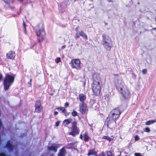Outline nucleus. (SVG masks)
Returning a JSON list of instances; mask_svg holds the SVG:
<instances>
[{
	"mask_svg": "<svg viewBox=\"0 0 156 156\" xmlns=\"http://www.w3.org/2000/svg\"><path fill=\"white\" fill-rule=\"evenodd\" d=\"M115 83L117 90L126 100L129 99L130 94L129 91L121 77L118 74L115 75Z\"/></svg>",
	"mask_w": 156,
	"mask_h": 156,
	"instance_id": "1",
	"label": "nucleus"
},
{
	"mask_svg": "<svg viewBox=\"0 0 156 156\" xmlns=\"http://www.w3.org/2000/svg\"><path fill=\"white\" fill-rule=\"evenodd\" d=\"M93 83L92 86V90L94 95H98L101 91L100 85L101 79L99 75L94 74L93 76Z\"/></svg>",
	"mask_w": 156,
	"mask_h": 156,
	"instance_id": "2",
	"label": "nucleus"
},
{
	"mask_svg": "<svg viewBox=\"0 0 156 156\" xmlns=\"http://www.w3.org/2000/svg\"><path fill=\"white\" fill-rule=\"evenodd\" d=\"M121 112L118 108L112 110L109 114V120L108 122V126L112 123L115 124V121L119 116Z\"/></svg>",
	"mask_w": 156,
	"mask_h": 156,
	"instance_id": "3",
	"label": "nucleus"
},
{
	"mask_svg": "<svg viewBox=\"0 0 156 156\" xmlns=\"http://www.w3.org/2000/svg\"><path fill=\"white\" fill-rule=\"evenodd\" d=\"M35 29L38 40L40 42L43 40L45 35L43 26L41 23L39 24L35 27Z\"/></svg>",
	"mask_w": 156,
	"mask_h": 156,
	"instance_id": "4",
	"label": "nucleus"
},
{
	"mask_svg": "<svg viewBox=\"0 0 156 156\" xmlns=\"http://www.w3.org/2000/svg\"><path fill=\"white\" fill-rule=\"evenodd\" d=\"M14 80V77L9 74L6 75L3 80L4 89L5 91L9 89L10 86L13 83Z\"/></svg>",
	"mask_w": 156,
	"mask_h": 156,
	"instance_id": "5",
	"label": "nucleus"
},
{
	"mask_svg": "<svg viewBox=\"0 0 156 156\" xmlns=\"http://www.w3.org/2000/svg\"><path fill=\"white\" fill-rule=\"evenodd\" d=\"M102 43L104 48L108 51H110L112 47V43L110 38L107 35L103 34Z\"/></svg>",
	"mask_w": 156,
	"mask_h": 156,
	"instance_id": "6",
	"label": "nucleus"
},
{
	"mask_svg": "<svg viewBox=\"0 0 156 156\" xmlns=\"http://www.w3.org/2000/svg\"><path fill=\"white\" fill-rule=\"evenodd\" d=\"M77 122L76 121H74L72 123V131L69 133V135H71L73 136H75L76 135L78 134L79 132V130L76 126Z\"/></svg>",
	"mask_w": 156,
	"mask_h": 156,
	"instance_id": "7",
	"label": "nucleus"
},
{
	"mask_svg": "<svg viewBox=\"0 0 156 156\" xmlns=\"http://www.w3.org/2000/svg\"><path fill=\"white\" fill-rule=\"evenodd\" d=\"M79 110L82 114H86L88 111L87 105L85 103H81L79 104Z\"/></svg>",
	"mask_w": 156,
	"mask_h": 156,
	"instance_id": "8",
	"label": "nucleus"
},
{
	"mask_svg": "<svg viewBox=\"0 0 156 156\" xmlns=\"http://www.w3.org/2000/svg\"><path fill=\"white\" fill-rule=\"evenodd\" d=\"M71 63V65L73 68H76L77 69H79L80 68V62L79 59L72 60Z\"/></svg>",
	"mask_w": 156,
	"mask_h": 156,
	"instance_id": "9",
	"label": "nucleus"
},
{
	"mask_svg": "<svg viewBox=\"0 0 156 156\" xmlns=\"http://www.w3.org/2000/svg\"><path fill=\"white\" fill-rule=\"evenodd\" d=\"M80 138L85 142L88 141L90 139V137L88 136L87 132H85L83 134H81L80 135Z\"/></svg>",
	"mask_w": 156,
	"mask_h": 156,
	"instance_id": "10",
	"label": "nucleus"
},
{
	"mask_svg": "<svg viewBox=\"0 0 156 156\" xmlns=\"http://www.w3.org/2000/svg\"><path fill=\"white\" fill-rule=\"evenodd\" d=\"M35 111L36 112H39L42 109L40 100L36 101L35 104Z\"/></svg>",
	"mask_w": 156,
	"mask_h": 156,
	"instance_id": "11",
	"label": "nucleus"
},
{
	"mask_svg": "<svg viewBox=\"0 0 156 156\" xmlns=\"http://www.w3.org/2000/svg\"><path fill=\"white\" fill-rule=\"evenodd\" d=\"M6 56L7 58L9 59H13L15 57V53L14 51H10L7 53Z\"/></svg>",
	"mask_w": 156,
	"mask_h": 156,
	"instance_id": "12",
	"label": "nucleus"
},
{
	"mask_svg": "<svg viewBox=\"0 0 156 156\" xmlns=\"http://www.w3.org/2000/svg\"><path fill=\"white\" fill-rule=\"evenodd\" d=\"M77 145V142L69 143L66 145L65 146V148L68 149L75 148L76 147Z\"/></svg>",
	"mask_w": 156,
	"mask_h": 156,
	"instance_id": "13",
	"label": "nucleus"
},
{
	"mask_svg": "<svg viewBox=\"0 0 156 156\" xmlns=\"http://www.w3.org/2000/svg\"><path fill=\"white\" fill-rule=\"evenodd\" d=\"M5 147L8 149L9 151L11 152L13 150L14 146L11 144L10 141L9 140L7 142Z\"/></svg>",
	"mask_w": 156,
	"mask_h": 156,
	"instance_id": "14",
	"label": "nucleus"
},
{
	"mask_svg": "<svg viewBox=\"0 0 156 156\" xmlns=\"http://www.w3.org/2000/svg\"><path fill=\"white\" fill-rule=\"evenodd\" d=\"M58 147V145L55 144L48 147V151H53L55 152H56L57 151V148Z\"/></svg>",
	"mask_w": 156,
	"mask_h": 156,
	"instance_id": "15",
	"label": "nucleus"
},
{
	"mask_svg": "<svg viewBox=\"0 0 156 156\" xmlns=\"http://www.w3.org/2000/svg\"><path fill=\"white\" fill-rule=\"evenodd\" d=\"M86 98L85 95L82 93L80 94L79 95V99L81 103H84V101Z\"/></svg>",
	"mask_w": 156,
	"mask_h": 156,
	"instance_id": "16",
	"label": "nucleus"
},
{
	"mask_svg": "<svg viewBox=\"0 0 156 156\" xmlns=\"http://www.w3.org/2000/svg\"><path fill=\"white\" fill-rule=\"evenodd\" d=\"M66 153V150L64 147H63L59 151V152L58 154V156H65Z\"/></svg>",
	"mask_w": 156,
	"mask_h": 156,
	"instance_id": "17",
	"label": "nucleus"
},
{
	"mask_svg": "<svg viewBox=\"0 0 156 156\" xmlns=\"http://www.w3.org/2000/svg\"><path fill=\"white\" fill-rule=\"evenodd\" d=\"M97 153L94 150L92 149L90 150L89 151L88 153L87 154V156H89L91 155H93L96 156Z\"/></svg>",
	"mask_w": 156,
	"mask_h": 156,
	"instance_id": "18",
	"label": "nucleus"
},
{
	"mask_svg": "<svg viewBox=\"0 0 156 156\" xmlns=\"http://www.w3.org/2000/svg\"><path fill=\"white\" fill-rule=\"evenodd\" d=\"M155 122H156V119L154 120H150L147 121L145 122V125H149Z\"/></svg>",
	"mask_w": 156,
	"mask_h": 156,
	"instance_id": "19",
	"label": "nucleus"
},
{
	"mask_svg": "<svg viewBox=\"0 0 156 156\" xmlns=\"http://www.w3.org/2000/svg\"><path fill=\"white\" fill-rule=\"evenodd\" d=\"M4 2L7 4L9 5L10 4L13 3L14 2V0H2Z\"/></svg>",
	"mask_w": 156,
	"mask_h": 156,
	"instance_id": "20",
	"label": "nucleus"
},
{
	"mask_svg": "<svg viewBox=\"0 0 156 156\" xmlns=\"http://www.w3.org/2000/svg\"><path fill=\"white\" fill-rule=\"evenodd\" d=\"M79 34L80 36H82L83 38L87 39V37L85 34L82 31L79 32Z\"/></svg>",
	"mask_w": 156,
	"mask_h": 156,
	"instance_id": "21",
	"label": "nucleus"
},
{
	"mask_svg": "<svg viewBox=\"0 0 156 156\" xmlns=\"http://www.w3.org/2000/svg\"><path fill=\"white\" fill-rule=\"evenodd\" d=\"M56 109L58 110H59L61 111V113L64 114L65 111H66V109L63 107H59L56 108Z\"/></svg>",
	"mask_w": 156,
	"mask_h": 156,
	"instance_id": "22",
	"label": "nucleus"
},
{
	"mask_svg": "<svg viewBox=\"0 0 156 156\" xmlns=\"http://www.w3.org/2000/svg\"><path fill=\"white\" fill-rule=\"evenodd\" d=\"M72 121L71 119H65L64 121L63 122L64 123H66V125H68Z\"/></svg>",
	"mask_w": 156,
	"mask_h": 156,
	"instance_id": "23",
	"label": "nucleus"
},
{
	"mask_svg": "<svg viewBox=\"0 0 156 156\" xmlns=\"http://www.w3.org/2000/svg\"><path fill=\"white\" fill-rule=\"evenodd\" d=\"M102 139H105L106 140H108L109 141H110L112 140V139H111L110 137L108 136H103Z\"/></svg>",
	"mask_w": 156,
	"mask_h": 156,
	"instance_id": "24",
	"label": "nucleus"
},
{
	"mask_svg": "<svg viewBox=\"0 0 156 156\" xmlns=\"http://www.w3.org/2000/svg\"><path fill=\"white\" fill-rule=\"evenodd\" d=\"M72 115L73 116L75 117L77 115L78 113L75 110H73L71 113Z\"/></svg>",
	"mask_w": 156,
	"mask_h": 156,
	"instance_id": "25",
	"label": "nucleus"
},
{
	"mask_svg": "<svg viewBox=\"0 0 156 156\" xmlns=\"http://www.w3.org/2000/svg\"><path fill=\"white\" fill-rule=\"evenodd\" d=\"M107 156H113L112 153L111 151H108L107 152Z\"/></svg>",
	"mask_w": 156,
	"mask_h": 156,
	"instance_id": "26",
	"label": "nucleus"
},
{
	"mask_svg": "<svg viewBox=\"0 0 156 156\" xmlns=\"http://www.w3.org/2000/svg\"><path fill=\"white\" fill-rule=\"evenodd\" d=\"M121 151H118L115 152V154L116 156H120L121 155Z\"/></svg>",
	"mask_w": 156,
	"mask_h": 156,
	"instance_id": "27",
	"label": "nucleus"
},
{
	"mask_svg": "<svg viewBox=\"0 0 156 156\" xmlns=\"http://www.w3.org/2000/svg\"><path fill=\"white\" fill-rule=\"evenodd\" d=\"M23 25L24 30L25 33H26V24L25 23L24 21H23Z\"/></svg>",
	"mask_w": 156,
	"mask_h": 156,
	"instance_id": "28",
	"label": "nucleus"
},
{
	"mask_svg": "<svg viewBox=\"0 0 156 156\" xmlns=\"http://www.w3.org/2000/svg\"><path fill=\"white\" fill-rule=\"evenodd\" d=\"M61 58L59 57L57 58L55 60V62L58 63L61 61Z\"/></svg>",
	"mask_w": 156,
	"mask_h": 156,
	"instance_id": "29",
	"label": "nucleus"
},
{
	"mask_svg": "<svg viewBox=\"0 0 156 156\" xmlns=\"http://www.w3.org/2000/svg\"><path fill=\"white\" fill-rule=\"evenodd\" d=\"M145 132H146L147 133H149L150 132V130L149 128L148 127L145 128L144 130Z\"/></svg>",
	"mask_w": 156,
	"mask_h": 156,
	"instance_id": "30",
	"label": "nucleus"
},
{
	"mask_svg": "<svg viewBox=\"0 0 156 156\" xmlns=\"http://www.w3.org/2000/svg\"><path fill=\"white\" fill-rule=\"evenodd\" d=\"M65 4L64 3H62L60 5V6H59V8H65L66 7V5H65Z\"/></svg>",
	"mask_w": 156,
	"mask_h": 156,
	"instance_id": "31",
	"label": "nucleus"
},
{
	"mask_svg": "<svg viewBox=\"0 0 156 156\" xmlns=\"http://www.w3.org/2000/svg\"><path fill=\"white\" fill-rule=\"evenodd\" d=\"M140 139L139 137L138 136L136 135L134 137V139L135 141H137L139 140Z\"/></svg>",
	"mask_w": 156,
	"mask_h": 156,
	"instance_id": "32",
	"label": "nucleus"
},
{
	"mask_svg": "<svg viewBox=\"0 0 156 156\" xmlns=\"http://www.w3.org/2000/svg\"><path fill=\"white\" fill-rule=\"evenodd\" d=\"M134 156H142L141 154L140 153H135L134 154Z\"/></svg>",
	"mask_w": 156,
	"mask_h": 156,
	"instance_id": "33",
	"label": "nucleus"
},
{
	"mask_svg": "<svg viewBox=\"0 0 156 156\" xmlns=\"http://www.w3.org/2000/svg\"><path fill=\"white\" fill-rule=\"evenodd\" d=\"M147 72V70L146 69H144L142 70V73L143 74H145Z\"/></svg>",
	"mask_w": 156,
	"mask_h": 156,
	"instance_id": "34",
	"label": "nucleus"
},
{
	"mask_svg": "<svg viewBox=\"0 0 156 156\" xmlns=\"http://www.w3.org/2000/svg\"><path fill=\"white\" fill-rule=\"evenodd\" d=\"M80 35L79 33H78V32H77L76 34L75 38H78L80 37Z\"/></svg>",
	"mask_w": 156,
	"mask_h": 156,
	"instance_id": "35",
	"label": "nucleus"
},
{
	"mask_svg": "<svg viewBox=\"0 0 156 156\" xmlns=\"http://www.w3.org/2000/svg\"><path fill=\"white\" fill-rule=\"evenodd\" d=\"M70 112H67L66 111L64 113V115L66 116H67L70 114Z\"/></svg>",
	"mask_w": 156,
	"mask_h": 156,
	"instance_id": "36",
	"label": "nucleus"
},
{
	"mask_svg": "<svg viewBox=\"0 0 156 156\" xmlns=\"http://www.w3.org/2000/svg\"><path fill=\"white\" fill-rule=\"evenodd\" d=\"M60 122L59 121L56 122L55 123V126L56 127H58L59 125Z\"/></svg>",
	"mask_w": 156,
	"mask_h": 156,
	"instance_id": "37",
	"label": "nucleus"
},
{
	"mask_svg": "<svg viewBox=\"0 0 156 156\" xmlns=\"http://www.w3.org/2000/svg\"><path fill=\"white\" fill-rule=\"evenodd\" d=\"M69 105V104L68 102H66L65 104V106L66 107H68Z\"/></svg>",
	"mask_w": 156,
	"mask_h": 156,
	"instance_id": "38",
	"label": "nucleus"
},
{
	"mask_svg": "<svg viewBox=\"0 0 156 156\" xmlns=\"http://www.w3.org/2000/svg\"><path fill=\"white\" fill-rule=\"evenodd\" d=\"M105 154L104 152H102L100 155L99 156H105Z\"/></svg>",
	"mask_w": 156,
	"mask_h": 156,
	"instance_id": "39",
	"label": "nucleus"
},
{
	"mask_svg": "<svg viewBox=\"0 0 156 156\" xmlns=\"http://www.w3.org/2000/svg\"><path fill=\"white\" fill-rule=\"evenodd\" d=\"M54 114L55 115H56L58 114V112H57L55 111L54 112Z\"/></svg>",
	"mask_w": 156,
	"mask_h": 156,
	"instance_id": "40",
	"label": "nucleus"
},
{
	"mask_svg": "<svg viewBox=\"0 0 156 156\" xmlns=\"http://www.w3.org/2000/svg\"><path fill=\"white\" fill-rule=\"evenodd\" d=\"M2 78V75L0 74V80H1Z\"/></svg>",
	"mask_w": 156,
	"mask_h": 156,
	"instance_id": "41",
	"label": "nucleus"
},
{
	"mask_svg": "<svg viewBox=\"0 0 156 156\" xmlns=\"http://www.w3.org/2000/svg\"><path fill=\"white\" fill-rule=\"evenodd\" d=\"M46 156H53V154H48L46 155Z\"/></svg>",
	"mask_w": 156,
	"mask_h": 156,
	"instance_id": "42",
	"label": "nucleus"
},
{
	"mask_svg": "<svg viewBox=\"0 0 156 156\" xmlns=\"http://www.w3.org/2000/svg\"><path fill=\"white\" fill-rule=\"evenodd\" d=\"M9 7L12 10L13 9H14V7L9 6Z\"/></svg>",
	"mask_w": 156,
	"mask_h": 156,
	"instance_id": "43",
	"label": "nucleus"
},
{
	"mask_svg": "<svg viewBox=\"0 0 156 156\" xmlns=\"http://www.w3.org/2000/svg\"><path fill=\"white\" fill-rule=\"evenodd\" d=\"M65 47H66V46L65 45H63L62 47V49H63L64 48H65Z\"/></svg>",
	"mask_w": 156,
	"mask_h": 156,
	"instance_id": "44",
	"label": "nucleus"
},
{
	"mask_svg": "<svg viewBox=\"0 0 156 156\" xmlns=\"http://www.w3.org/2000/svg\"><path fill=\"white\" fill-rule=\"evenodd\" d=\"M41 156H46V155H45V154H42Z\"/></svg>",
	"mask_w": 156,
	"mask_h": 156,
	"instance_id": "45",
	"label": "nucleus"
},
{
	"mask_svg": "<svg viewBox=\"0 0 156 156\" xmlns=\"http://www.w3.org/2000/svg\"><path fill=\"white\" fill-rule=\"evenodd\" d=\"M73 2H75L76 1V0H71Z\"/></svg>",
	"mask_w": 156,
	"mask_h": 156,
	"instance_id": "46",
	"label": "nucleus"
},
{
	"mask_svg": "<svg viewBox=\"0 0 156 156\" xmlns=\"http://www.w3.org/2000/svg\"><path fill=\"white\" fill-rule=\"evenodd\" d=\"M20 2H22L23 1V0H18Z\"/></svg>",
	"mask_w": 156,
	"mask_h": 156,
	"instance_id": "47",
	"label": "nucleus"
},
{
	"mask_svg": "<svg viewBox=\"0 0 156 156\" xmlns=\"http://www.w3.org/2000/svg\"><path fill=\"white\" fill-rule=\"evenodd\" d=\"M75 30H76V31H77V28H76L75 29Z\"/></svg>",
	"mask_w": 156,
	"mask_h": 156,
	"instance_id": "48",
	"label": "nucleus"
},
{
	"mask_svg": "<svg viewBox=\"0 0 156 156\" xmlns=\"http://www.w3.org/2000/svg\"><path fill=\"white\" fill-rule=\"evenodd\" d=\"M85 83H84V84H83L84 86H85Z\"/></svg>",
	"mask_w": 156,
	"mask_h": 156,
	"instance_id": "49",
	"label": "nucleus"
},
{
	"mask_svg": "<svg viewBox=\"0 0 156 156\" xmlns=\"http://www.w3.org/2000/svg\"><path fill=\"white\" fill-rule=\"evenodd\" d=\"M13 16H16V15H13Z\"/></svg>",
	"mask_w": 156,
	"mask_h": 156,
	"instance_id": "50",
	"label": "nucleus"
},
{
	"mask_svg": "<svg viewBox=\"0 0 156 156\" xmlns=\"http://www.w3.org/2000/svg\"><path fill=\"white\" fill-rule=\"evenodd\" d=\"M31 80H32V79H30V82H31Z\"/></svg>",
	"mask_w": 156,
	"mask_h": 156,
	"instance_id": "51",
	"label": "nucleus"
},
{
	"mask_svg": "<svg viewBox=\"0 0 156 156\" xmlns=\"http://www.w3.org/2000/svg\"><path fill=\"white\" fill-rule=\"evenodd\" d=\"M18 14H20V13H19V12H18Z\"/></svg>",
	"mask_w": 156,
	"mask_h": 156,
	"instance_id": "52",
	"label": "nucleus"
}]
</instances>
